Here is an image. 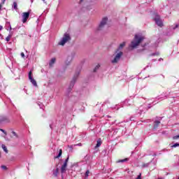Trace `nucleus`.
Returning a JSON list of instances; mask_svg holds the SVG:
<instances>
[{
  "instance_id": "nucleus-3",
  "label": "nucleus",
  "mask_w": 179,
  "mask_h": 179,
  "mask_svg": "<svg viewBox=\"0 0 179 179\" xmlns=\"http://www.w3.org/2000/svg\"><path fill=\"white\" fill-rule=\"evenodd\" d=\"M79 71L76 72V73L74 74L72 80L70 83V85L69 87L68 91L71 92V90H72V89H73V86H75V83H76V80L78 79V78L79 77Z\"/></svg>"
},
{
  "instance_id": "nucleus-13",
  "label": "nucleus",
  "mask_w": 179,
  "mask_h": 179,
  "mask_svg": "<svg viewBox=\"0 0 179 179\" xmlns=\"http://www.w3.org/2000/svg\"><path fill=\"white\" fill-rule=\"evenodd\" d=\"M124 47H125V42L122 43L120 45L118 49L117 50L116 52H118V51H120V50H122V48H124Z\"/></svg>"
},
{
  "instance_id": "nucleus-38",
  "label": "nucleus",
  "mask_w": 179,
  "mask_h": 179,
  "mask_svg": "<svg viewBox=\"0 0 179 179\" xmlns=\"http://www.w3.org/2000/svg\"><path fill=\"white\" fill-rule=\"evenodd\" d=\"M143 48H144V47H146V44L143 45Z\"/></svg>"
},
{
  "instance_id": "nucleus-15",
  "label": "nucleus",
  "mask_w": 179,
  "mask_h": 179,
  "mask_svg": "<svg viewBox=\"0 0 179 179\" xmlns=\"http://www.w3.org/2000/svg\"><path fill=\"white\" fill-rule=\"evenodd\" d=\"M59 172V169L57 168L55 170H53V176L55 177H58V173Z\"/></svg>"
},
{
  "instance_id": "nucleus-4",
  "label": "nucleus",
  "mask_w": 179,
  "mask_h": 179,
  "mask_svg": "<svg viewBox=\"0 0 179 179\" xmlns=\"http://www.w3.org/2000/svg\"><path fill=\"white\" fill-rule=\"evenodd\" d=\"M154 20L157 26L159 27H163V21H162V19H160V15L156 14L155 17H154Z\"/></svg>"
},
{
  "instance_id": "nucleus-12",
  "label": "nucleus",
  "mask_w": 179,
  "mask_h": 179,
  "mask_svg": "<svg viewBox=\"0 0 179 179\" xmlns=\"http://www.w3.org/2000/svg\"><path fill=\"white\" fill-rule=\"evenodd\" d=\"M101 146V138H99L96 141V145L95 146V149H97V148H100Z\"/></svg>"
},
{
  "instance_id": "nucleus-10",
  "label": "nucleus",
  "mask_w": 179,
  "mask_h": 179,
  "mask_svg": "<svg viewBox=\"0 0 179 179\" xmlns=\"http://www.w3.org/2000/svg\"><path fill=\"white\" fill-rule=\"evenodd\" d=\"M68 166V164L64 163V164L61 167V173L64 174L65 171H66V167Z\"/></svg>"
},
{
  "instance_id": "nucleus-33",
  "label": "nucleus",
  "mask_w": 179,
  "mask_h": 179,
  "mask_svg": "<svg viewBox=\"0 0 179 179\" xmlns=\"http://www.w3.org/2000/svg\"><path fill=\"white\" fill-rule=\"evenodd\" d=\"M178 27V24H176L175 27H173V30H176Z\"/></svg>"
},
{
  "instance_id": "nucleus-42",
  "label": "nucleus",
  "mask_w": 179,
  "mask_h": 179,
  "mask_svg": "<svg viewBox=\"0 0 179 179\" xmlns=\"http://www.w3.org/2000/svg\"><path fill=\"white\" fill-rule=\"evenodd\" d=\"M0 157H1V152H0Z\"/></svg>"
},
{
  "instance_id": "nucleus-43",
  "label": "nucleus",
  "mask_w": 179,
  "mask_h": 179,
  "mask_svg": "<svg viewBox=\"0 0 179 179\" xmlns=\"http://www.w3.org/2000/svg\"><path fill=\"white\" fill-rule=\"evenodd\" d=\"M42 1H45V0H42Z\"/></svg>"
},
{
  "instance_id": "nucleus-27",
  "label": "nucleus",
  "mask_w": 179,
  "mask_h": 179,
  "mask_svg": "<svg viewBox=\"0 0 179 179\" xmlns=\"http://www.w3.org/2000/svg\"><path fill=\"white\" fill-rule=\"evenodd\" d=\"M1 169H3V170H7L8 169V168L5 165H2Z\"/></svg>"
},
{
  "instance_id": "nucleus-29",
  "label": "nucleus",
  "mask_w": 179,
  "mask_h": 179,
  "mask_svg": "<svg viewBox=\"0 0 179 179\" xmlns=\"http://www.w3.org/2000/svg\"><path fill=\"white\" fill-rule=\"evenodd\" d=\"M0 131L1 132H3V134H5L6 135L7 134L6 132L5 131V130L2 129H0Z\"/></svg>"
},
{
  "instance_id": "nucleus-45",
  "label": "nucleus",
  "mask_w": 179,
  "mask_h": 179,
  "mask_svg": "<svg viewBox=\"0 0 179 179\" xmlns=\"http://www.w3.org/2000/svg\"><path fill=\"white\" fill-rule=\"evenodd\" d=\"M50 128H51V125H50Z\"/></svg>"
},
{
  "instance_id": "nucleus-9",
  "label": "nucleus",
  "mask_w": 179,
  "mask_h": 179,
  "mask_svg": "<svg viewBox=\"0 0 179 179\" xmlns=\"http://www.w3.org/2000/svg\"><path fill=\"white\" fill-rule=\"evenodd\" d=\"M0 121L2 122H10V120L6 116H0Z\"/></svg>"
},
{
  "instance_id": "nucleus-11",
  "label": "nucleus",
  "mask_w": 179,
  "mask_h": 179,
  "mask_svg": "<svg viewBox=\"0 0 179 179\" xmlns=\"http://www.w3.org/2000/svg\"><path fill=\"white\" fill-rule=\"evenodd\" d=\"M159 125H160V121H159V120H155V121L154 122V127H153V129H157V127H159Z\"/></svg>"
},
{
  "instance_id": "nucleus-5",
  "label": "nucleus",
  "mask_w": 179,
  "mask_h": 179,
  "mask_svg": "<svg viewBox=\"0 0 179 179\" xmlns=\"http://www.w3.org/2000/svg\"><path fill=\"white\" fill-rule=\"evenodd\" d=\"M108 20V18L103 17L102 20L101 21L99 26L98 27V30H101L103 29L104 26L107 24V22Z\"/></svg>"
},
{
  "instance_id": "nucleus-22",
  "label": "nucleus",
  "mask_w": 179,
  "mask_h": 179,
  "mask_svg": "<svg viewBox=\"0 0 179 179\" xmlns=\"http://www.w3.org/2000/svg\"><path fill=\"white\" fill-rule=\"evenodd\" d=\"M89 174H90V171L87 170V171L85 172V178H87V177H89Z\"/></svg>"
},
{
  "instance_id": "nucleus-30",
  "label": "nucleus",
  "mask_w": 179,
  "mask_h": 179,
  "mask_svg": "<svg viewBox=\"0 0 179 179\" xmlns=\"http://www.w3.org/2000/svg\"><path fill=\"white\" fill-rule=\"evenodd\" d=\"M149 166V164H144L143 165V167H148Z\"/></svg>"
},
{
  "instance_id": "nucleus-16",
  "label": "nucleus",
  "mask_w": 179,
  "mask_h": 179,
  "mask_svg": "<svg viewBox=\"0 0 179 179\" xmlns=\"http://www.w3.org/2000/svg\"><path fill=\"white\" fill-rule=\"evenodd\" d=\"M125 162H129V158H126L124 159H120L117 161V163H125Z\"/></svg>"
},
{
  "instance_id": "nucleus-2",
  "label": "nucleus",
  "mask_w": 179,
  "mask_h": 179,
  "mask_svg": "<svg viewBox=\"0 0 179 179\" xmlns=\"http://www.w3.org/2000/svg\"><path fill=\"white\" fill-rule=\"evenodd\" d=\"M69 41H71V35L68 33H65L62 38V40L59 42V45H64L66 44Z\"/></svg>"
},
{
  "instance_id": "nucleus-41",
  "label": "nucleus",
  "mask_w": 179,
  "mask_h": 179,
  "mask_svg": "<svg viewBox=\"0 0 179 179\" xmlns=\"http://www.w3.org/2000/svg\"><path fill=\"white\" fill-rule=\"evenodd\" d=\"M130 120H131V121H132V118H131Z\"/></svg>"
},
{
  "instance_id": "nucleus-24",
  "label": "nucleus",
  "mask_w": 179,
  "mask_h": 179,
  "mask_svg": "<svg viewBox=\"0 0 179 179\" xmlns=\"http://www.w3.org/2000/svg\"><path fill=\"white\" fill-rule=\"evenodd\" d=\"M12 134L14 136H15L16 138H19V136H17V134H16V132L15 131H12Z\"/></svg>"
},
{
  "instance_id": "nucleus-39",
  "label": "nucleus",
  "mask_w": 179,
  "mask_h": 179,
  "mask_svg": "<svg viewBox=\"0 0 179 179\" xmlns=\"http://www.w3.org/2000/svg\"><path fill=\"white\" fill-rule=\"evenodd\" d=\"M1 8H2V6L0 4V10H1Z\"/></svg>"
},
{
  "instance_id": "nucleus-19",
  "label": "nucleus",
  "mask_w": 179,
  "mask_h": 179,
  "mask_svg": "<svg viewBox=\"0 0 179 179\" xmlns=\"http://www.w3.org/2000/svg\"><path fill=\"white\" fill-rule=\"evenodd\" d=\"M1 148L4 150V152H6V153H8V148H6V146L5 145H2Z\"/></svg>"
},
{
  "instance_id": "nucleus-17",
  "label": "nucleus",
  "mask_w": 179,
  "mask_h": 179,
  "mask_svg": "<svg viewBox=\"0 0 179 179\" xmlns=\"http://www.w3.org/2000/svg\"><path fill=\"white\" fill-rule=\"evenodd\" d=\"M55 58H52L49 63L50 66H52L55 64Z\"/></svg>"
},
{
  "instance_id": "nucleus-36",
  "label": "nucleus",
  "mask_w": 179,
  "mask_h": 179,
  "mask_svg": "<svg viewBox=\"0 0 179 179\" xmlns=\"http://www.w3.org/2000/svg\"><path fill=\"white\" fill-rule=\"evenodd\" d=\"M77 146H82V143H78L76 145Z\"/></svg>"
},
{
  "instance_id": "nucleus-35",
  "label": "nucleus",
  "mask_w": 179,
  "mask_h": 179,
  "mask_svg": "<svg viewBox=\"0 0 179 179\" xmlns=\"http://www.w3.org/2000/svg\"><path fill=\"white\" fill-rule=\"evenodd\" d=\"M149 66H152V64H148V65L147 66V68H149Z\"/></svg>"
},
{
  "instance_id": "nucleus-1",
  "label": "nucleus",
  "mask_w": 179,
  "mask_h": 179,
  "mask_svg": "<svg viewBox=\"0 0 179 179\" xmlns=\"http://www.w3.org/2000/svg\"><path fill=\"white\" fill-rule=\"evenodd\" d=\"M145 40V36L141 34H136L134 36V39L131 41V44L129 45L130 50H134L136 48L142 41Z\"/></svg>"
},
{
  "instance_id": "nucleus-46",
  "label": "nucleus",
  "mask_w": 179,
  "mask_h": 179,
  "mask_svg": "<svg viewBox=\"0 0 179 179\" xmlns=\"http://www.w3.org/2000/svg\"><path fill=\"white\" fill-rule=\"evenodd\" d=\"M82 1H83V0H81V2H82Z\"/></svg>"
},
{
  "instance_id": "nucleus-26",
  "label": "nucleus",
  "mask_w": 179,
  "mask_h": 179,
  "mask_svg": "<svg viewBox=\"0 0 179 179\" xmlns=\"http://www.w3.org/2000/svg\"><path fill=\"white\" fill-rule=\"evenodd\" d=\"M136 179H142V173H140Z\"/></svg>"
},
{
  "instance_id": "nucleus-37",
  "label": "nucleus",
  "mask_w": 179,
  "mask_h": 179,
  "mask_svg": "<svg viewBox=\"0 0 179 179\" xmlns=\"http://www.w3.org/2000/svg\"><path fill=\"white\" fill-rule=\"evenodd\" d=\"M159 61H163V59L159 58Z\"/></svg>"
},
{
  "instance_id": "nucleus-18",
  "label": "nucleus",
  "mask_w": 179,
  "mask_h": 179,
  "mask_svg": "<svg viewBox=\"0 0 179 179\" xmlns=\"http://www.w3.org/2000/svg\"><path fill=\"white\" fill-rule=\"evenodd\" d=\"M60 156H62V149H60L59 150V154H58V155L57 157H55V159H59Z\"/></svg>"
},
{
  "instance_id": "nucleus-21",
  "label": "nucleus",
  "mask_w": 179,
  "mask_h": 179,
  "mask_svg": "<svg viewBox=\"0 0 179 179\" xmlns=\"http://www.w3.org/2000/svg\"><path fill=\"white\" fill-rule=\"evenodd\" d=\"M13 8H14V9H15V10H17V3H16V1L13 2Z\"/></svg>"
},
{
  "instance_id": "nucleus-40",
  "label": "nucleus",
  "mask_w": 179,
  "mask_h": 179,
  "mask_svg": "<svg viewBox=\"0 0 179 179\" xmlns=\"http://www.w3.org/2000/svg\"><path fill=\"white\" fill-rule=\"evenodd\" d=\"M10 30H12V27L10 26Z\"/></svg>"
},
{
  "instance_id": "nucleus-44",
  "label": "nucleus",
  "mask_w": 179,
  "mask_h": 179,
  "mask_svg": "<svg viewBox=\"0 0 179 179\" xmlns=\"http://www.w3.org/2000/svg\"><path fill=\"white\" fill-rule=\"evenodd\" d=\"M6 0H3V1L5 2Z\"/></svg>"
},
{
  "instance_id": "nucleus-20",
  "label": "nucleus",
  "mask_w": 179,
  "mask_h": 179,
  "mask_svg": "<svg viewBox=\"0 0 179 179\" xmlns=\"http://www.w3.org/2000/svg\"><path fill=\"white\" fill-rule=\"evenodd\" d=\"M100 68V64H98L94 69V72H97L98 69Z\"/></svg>"
},
{
  "instance_id": "nucleus-25",
  "label": "nucleus",
  "mask_w": 179,
  "mask_h": 179,
  "mask_svg": "<svg viewBox=\"0 0 179 179\" xmlns=\"http://www.w3.org/2000/svg\"><path fill=\"white\" fill-rule=\"evenodd\" d=\"M178 138H179V134L177 135V136H174L173 137V139L174 141H176V140H177V139H178Z\"/></svg>"
},
{
  "instance_id": "nucleus-31",
  "label": "nucleus",
  "mask_w": 179,
  "mask_h": 179,
  "mask_svg": "<svg viewBox=\"0 0 179 179\" xmlns=\"http://www.w3.org/2000/svg\"><path fill=\"white\" fill-rule=\"evenodd\" d=\"M21 57H22V58H24V52H21Z\"/></svg>"
},
{
  "instance_id": "nucleus-34",
  "label": "nucleus",
  "mask_w": 179,
  "mask_h": 179,
  "mask_svg": "<svg viewBox=\"0 0 179 179\" xmlns=\"http://www.w3.org/2000/svg\"><path fill=\"white\" fill-rule=\"evenodd\" d=\"M2 29H3V27H2V25H0V31L1 30H2Z\"/></svg>"
},
{
  "instance_id": "nucleus-14",
  "label": "nucleus",
  "mask_w": 179,
  "mask_h": 179,
  "mask_svg": "<svg viewBox=\"0 0 179 179\" xmlns=\"http://www.w3.org/2000/svg\"><path fill=\"white\" fill-rule=\"evenodd\" d=\"M13 36V32H10V34L6 38V41H10Z\"/></svg>"
},
{
  "instance_id": "nucleus-23",
  "label": "nucleus",
  "mask_w": 179,
  "mask_h": 179,
  "mask_svg": "<svg viewBox=\"0 0 179 179\" xmlns=\"http://www.w3.org/2000/svg\"><path fill=\"white\" fill-rule=\"evenodd\" d=\"M178 146H179V143H176L175 144L171 145V148H178Z\"/></svg>"
},
{
  "instance_id": "nucleus-6",
  "label": "nucleus",
  "mask_w": 179,
  "mask_h": 179,
  "mask_svg": "<svg viewBox=\"0 0 179 179\" xmlns=\"http://www.w3.org/2000/svg\"><path fill=\"white\" fill-rule=\"evenodd\" d=\"M121 57H122V52H119L117 53L114 59L111 60L112 64H117V62L121 59Z\"/></svg>"
},
{
  "instance_id": "nucleus-28",
  "label": "nucleus",
  "mask_w": 179,
  "mask_h": 179,
  "mask_svg": "<svg viewBox=\"0 0 179 179\" xmlns=\"http://www.w3.org/2000/svg\"><path fill=\"white\" fill-rule=\"evenodd\" d=\"M68 162H69V157H68L66 159L64 163H66V164H68Z\"/></svg>"
},
{
  "instance_id": "nucleus-7",
  "label": "nucleus",
  "mask_w": 179,
  "mask_h": 179,
  "mask_svg": "<svg viewBox=\"0 0 179 179\" xmlns=\"http://www.w3.org/2000/svg\"><path fill=\"white\" fill-rule=\"evenodd\" d=\"M28 76H29V79L31 83H32V85H34V86H35L36 87L37 81H36V80H34V78H33V72L31 71H30L29 72Z\"/></svg>"
},
{
  "instance_id": "nucleus-8",
  "label": "nucleus",
  "mask_w": 179,
  "mask_h": 179,
  "mask_svg": "<svg viewBox=\"0 0 179 179\" xmlns=\"http://www.w3.org/2000/svg\"><path fill=\"white\" fill-rule=\"evenodd\" d=\"M30 16L29 12L22 13V22L26 23L27 22V19H29Z\"/></svg>"
},
{
  "instance_id": "nucleus-32",
  "label": "nucleus",
  "mask_w": 179,
  "mask_h": 179,
  "mask_svg": "<svg viewBox=\"0 0 179 179\" xmlns=\"http://www.w3.org/2000/svg\"><path fill=\"white\" fill-rule=\"evenodd\" d=\"M68 148H70V149H73V145H68Z\"/></svg>"
}]
</instances>
